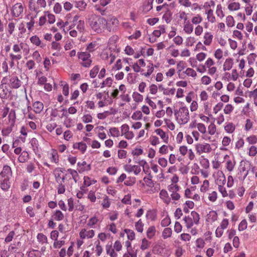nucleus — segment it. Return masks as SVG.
I'll return each instance as SVG.
<instances>
[{"mask_svg": "<svg viewBox=\"0 0 257 257\" xmlns=\"http://www.w3.org/2000/svg\"><path fill=\"white\" fill-rule=\"evenodd\" d=\"M89 26L96 33H101L106 30V20L102 17L92 15L89 20Z\"/></svg>", "mask_w": 257, "mask_h": 257, "instance_id": "nucleus-1", "label": "nucleus"}, {"mask_svg": "<svg viewBox=\"0 0 257 257\" xmlns=\"http://www.w3.org/2000/svg\"><path fill=\"white\" fill-rule=\"evenodd\" d=\"M12 176L11 168L5 165L0 173V187L3 190L7 191L11 187L10 179Z\"/></svg>", "mask_w": 257, "mask_h": 257, "instance_id": "nucleus-2", "label": "nucleus"}, {"mask_svg": "<svg viewBox=\"0 0 257 257\" xmlns=\"http://www.w3.org/2000/svg\"><path fill=\"white\" fill-rule=\"evenodd\" d=\"M174 115L176 120L180 125L185 124L190 120L188 108L183 103L179 108L175 109Z\"/></svg>", "mask_w": 257, "mask_h": 257, "instance_id": "nucleus-3", "label": "nucleus"}, {"mask_svg": "<svg viewBox=\"0 0 257 257\" xmlns=\"http://www.w3.org/2000/svg\"><path fill=\"white\" fill-rule=\"evenodd\" d=\"M77 57L80 64L85 68H89L92 63V59L91 54L86 52H78Z\"/></svg>", "mask_w": 257, "mask_h": 257, "instance_id": "nucleus-4", "label": "nucleus"}, {"mask_svg": "<svg viewBox=\"0 0 257 257\" xmlns=\"http://www.w3.org/2000/svg\"><path fill=\"white\" fill-rule=\"evenodd\" d=\"M47 6L46 0H37L35 3L33 0H30L29 8L31 11L34 12L37 15L40 12V9H44Z\"/></svg>", "mask_w": 257, "mask_h": 257, "instance_id": "nucleus-5", "label": "nucleus"}, {"mask_svg": "<svg viewBox=\"0 0 257 257\" xmlns=\"http://www.w3.org/2000/svg\"><path fill=\"white\" fill-rule=\"evenodd\" d=\"M107 24L106 30L110 32H116L119 24L118 20L114 16L110 17L108 20H106Z\"/></svg>", "mask_w": 257, "mask_h": 257, "instance_id": "nucleus-6", "label": "nucleus"}, {"mask_svg": "<svg viewBox=\"0 0 257 257\" xmlns=\"http://www.w3.org/2000/svg\"><path fill=\"white\" fill-rule=\"evenodd\" d=\"M195 149L199 155L203 153L209 154L212 151L211 145L207 143H197L195 145Z\"/></svg>", "mask_w": 257, "mask_h": 257, "instance_id": "nucleus-7", "label": "nucleus"}, {"mask_svg": "<svg viewBox=\"0 0 257 257\" xmlns=\"http://www.w3.org/2000/svg\"><path fill=\"white\" fill-rule=\"evenodd\" d=\"M12 49L15 53L17 54H21L23 53L25 56H27L30 51L28 45L23 42H21L19 44H14Z\"/></svg>", "mask_w": 257, "mask_h": 257, "instance_id": "nucleus-8", "label": "nucleus"}, {"mask_svg": "<svg viewBox=\"0 0 257 257\" xmlns=\"http://www.w3.org/2000/svg\"><path fill=\"white\" fill-rule=\"evenodd\" d=\"M190 173L191 174L196 175H197L201 173L202 176L204 178H208L210 175V172L209 171V170H202L200 169L199 165L196 163H194L193 164L191 168Z\"/></svg>", "mask_w": 257, "mask_h": 257, "instance_id": "nucleus-9", "label": "nucleus"}, {"mask_svg": "<svg viewBox=\"0 0 257 257\" xmlns=\"http://www.w3.org/2000/svg\"><path fill=\"white\" fill-rule=\"evenodd\" d=\"M24 6L22 3H17L11 8V15L14 18H18L22 16L24 12Z\"/></svg>", "mask_w": 257, "mask_h": 257, "instance_id": "nucleus-10", "label": "nucleus"}, {"mask_svg": "<svg viewBox=\"0 0 257 257\" xmlns=\"http://www.w3.org/2000/svg\"><path fill=\"white\" fill-rule=\"evenodd\" d=\"M102 220L96 215L90 217L87 221V225L89 228H96L99 227Z\"/></svg>", "mask_w": 257, "mask_h": 257, "instance_id": "nucleus-11", "label": "nucleus"}, {"mask_svg": "<svg viewBox=\"0 0 257 257\" xmlns=\"http://www.w3.org/2000/svg\"><path fill=\"white\" fill-rule=\"evenodd\" d=\"M215 62L211 58H208L205 62V66L208 70V74L211 76L213 75L217 71L216 67L214 66Z\"/></svg>", "mask_w": 257, "mask_h": 257, "instance_id": "nucleus-12", "label": "nucleus"}, {"mask_svg": "<svg viewBox=\"0 0 257 257\" xmlns=\"http://www.w3.org/2000/svg\"><path fill=\"white\" fill-rule=\"evenodd\" d=\"M79 237L82 239H91L95 235V231L90 228H83L79 232Z\"/></svg>", "mask_w": 257, "mask_h": 257, "instance_id": "nucleus-13", "label": "nucleus"}, {"mask_svg": "<svg viewBox=\"0 0 257 257\" xmlns=\"http://www.w3.org/2000/svg\"><path fill=\"white\" fill-rule=\"evenodd\" d=\"M64 170V169L62 168H56L54 170V176L57 183L65 182V178L67 174H66L65 175H62Z\"/></svg>", "mask_w": 257, "mask_h": 257, "instance_id": "nucleus-14", "label": "nucleus"}, {"mask_svg": "<svg viewBox=\"0 0 257 257\" xmlns=\"http://www.w3.org/2000/svg\"><path fill=\"white\" fill-rule=\"evenodd\" d=\"M91 169V164L87 163L86 161L78 162L77 164V170L80 174L88 172Z\"/></svg>", "mask_w": 257, "mask_h": 257, "instance_id": "nucleus-15", "label": "nucleus"}, {"mask_svg": "<svg viewBox=\"0 0 257 257\" xmlns=\"http://www.w3.org/2000/svg\"><path fill=\"white\" fill-rule=\"evenodd\" d=\"M22 82L18 76L11 75L10 76L9 85L10 87L13 89H18L21 87Z\"/></svg>", "mask_w": 257, "mask_h": 257, "instance_id": "nucleus-16", "label": "nucleus"}, {"mask_svg": "<svg viewBox=\"0 0 257 257\" xmlns=\"http://www.w3.org/2000/svg\"><path fill=\"white\" fill-rule=\"evenodd\" d=\"M123 168L126 172L129 173L133 172L135 175H139L141 172V166L139 165L126 164L124 166Z\"/></svg>", "mask_w": 257, "mask_h": 257, "instance_id": "nucleus-17", "label": "nucleus"}, {"mask_svg": "<svg viewBox=\"0 0 257 257\" xmlns=\"http://www.w3.org/2000/svg\"><path fill=\"white\" fill-rule=\"evenodd\" d=\"M37 15L35 16L27 15L25 17V19L29 20L28 22L25 23L27 28L29 32H32L34 30V25L35 24V19L36 18Z\"/></svg>", "mask_w": 257, "mask_h": 257, "instance_id": "nucleus-18", "label": "nucleus"}, {"mask_svg": "<svg viewBox=\"0 0 257 257\" xmlns=\"http://www.w3.org/2000/svg\"><path fill=\"white\" fill-rule=\"evenodd\" d=\"M155 133L160 137L164 143L166 144L169 143V136L161 128L156 129Z\"/></svg>", "mask_w": 257, "mask_h": 257, "instance_id": "nucleus-19", "label": "nucleus"}, {"mask_svg": "<svg viewBox=\"0 0 257 257\" xmlns=\"http://www.w3.org/2000/svg\"><path fill=\"white\" fill-rule=\"evenodd\" d=\"M53 220L60 221L64 219V214L60 210H56L54 211L52 214Z\"/></svg>", "mask_w": 257, "mask_h": 257, "instance_id": "nucleus-20", "label": "nucleus"}, {"mask_svg": "<svg viewBox=\"0 0 257 257\" xmlns=\"http://www.w3.org/2000/svg\"><path fill=\"white\" fill-rule=\"evenodd\" d=\"M160 197L163 200L166 204H169L171 202V198L169 197L168 193L166 190H162L160 192Z\"/></svg>", "mask_w": 257, "mask_h": 257, "instance_id": "nucleus-21", "label": "nucleus"}, {"mask_svg": "<svg viewBox=\"0 0 257 257\" xmlns=\"http://www.w3.org/2000/svg\"><path fill=\"white\" fill-rule=\"evenodd\" d=\"M218 215L216 211L212 210L207 215L206 221L209 223H212L217 220Z\"/></svg>", "mask_w": 257, "mask_h": 257, "instance_id": "nucleus-22", "label": "nucleus"}, {"mask_svg": "<svg viewBox=\"0 0 257 257\" xmlns=\"http://www.w3.org/2000/svg\"><path fill=\"white\" fill-rule=\"evenodd\" d=\"M225 131L228 134H232L235 130V124L231 122H226L224 125Z\"/></svg>", "mask_w": 257, "mask_h": 257, "instance_id": "nucleus-23", "label": "nucleus"}, {"mask_svg": "<svg viewBox=\"0 0 257 257\" xmlns=\"http://www.w3.org/2000/svg\"><path fill=\"white\" fill-rule=\"evenodd\" d=\"M183 31L187 34H191L193 31V26L190 21L184 23Z\"/></svg>", "mask_w": 257, "mask_h": 257, "instance_id": "nucleus-24", "label": "nucleus"}, {"mask_svg": "<svg viewBox=\"0 0 257 257\" xmlns=\"http://www.w3.org/2000/svg\"><path fill=\"white\" fill-rule=\"evenodd\" d=\"M30 40L33 44L37 46H40L41 48H44L45 47V44L42 43L40 38L36 35L31 37Z\"/></svg>", "mask_w": 257, "mask_h": 257, "instance_id": "nucleus-25", "label": "nucleus"}, {"mask_svg": "<svg viewBox=\"0 0 257 257\" xmlns=\"http://www.w3.org/2000/svg\"><path fill=\"white\" fill-rule=\"evenodd\" d=\"M49 159L51 162L55 164L59 163V156L56 150H52L51 153L49 154Z\"/></svg>", "mask_w": 257, "mask_h": 257, "instance_id": "nucleus-26", "label": "nucleus"}, {"mask_svg": "<svg viewBox=\"0 0 257 257\" xmlns=\"http://www.w3.org/2000/svg\"><path fill=\"white\" fill-rule=\"evenodd\" d=\"M199 163L202 168V170H209L210 163L208 159L202 156L199 160Z\"/></svg>", "mask_w": 257, "mask_h": 257, "instance_id": "nucleus-27", "label": "nucleus"}, {"mask_svg": "<svg viewBox=\"0 0 257 257\" xmlns=\"http://www.w3.org/2000/svg\"><path fill=\"white\" fill-rule=\"evenodd\" d=\"M34 111L36 113H40L43 109V103L40 101H37L33 104Z\"/></svg>", "mask_w": 257, "mask_h": 257, "instance_id": "nucleus-28", "label": "nucleus"}, {"mask_svg": "<svg viewBox=\"0 0 257 257\" xmlns=\"http://www.w3.org/2000/svg\"><path fill=\"white\" fill-rule=\"evenodd\" d=\"M154 67L155 66L153 63L150 62L147 66V71L146 72L143 71L142 73V75L145 76L146 77H150L154 71Z\"/></svg>", "mask_w": 257, "mask_h": 257, "instance_id": "nucleus-29", "label": "nucleus"}, {"mask_svg": "<svg viewBox=\"0 0 257 257\" xmlns=\"http://www.w3.org/2000/svg\"><path fill=\"white\" fill-rule=\"evenodd\" d=\"M73 148L78 149L82 154H84L87 149V145L83 142L76 143L73 145Z\"/></svg>", "mask_w": 257, "mask_h": 257, "instance_id": "nucleus-30", "label": "nucleus"}, {"mask_svg": "<svg viewBox=\"0 0 257 257\" xmlns=\"http://www.w3.org/2000/svg\"><path fill=\"white\" fill-rule=\"evenodd\" d=\"M105 250L106 254L110 257H117V254L115 251L114 249L112 247L111 244H106L105 246Z\"/></svg>", "mask_w": 257, "mask_h": 257, "instance_id": "nucleus-31", "label": "nucleus"}, {"mask_svg": "<svg viewBox=\"0 0 257 257\" xmlns=\"http://www.w3.org/2000/svg\"><path fill=\"white\" fill-rule=\"evenodd\" d=\"M233 64V62L232 58H229L226 59L223 65V71H225L230 70L232 68Z\"/></svg>", "mask_w": 257, "mask_h": 257, "instance_id": "nucleus-32", "label": "nucleus"}, {"mask_svg": "<svg viewBox=\"0 0 257 257\" xmlns=\"http://www.w3.org/2000/svg\"><path fill=\"white\" fill-rule=\"evenodd\" d=\"M204 42L203 43L206 46H209L212 41L213 38V35L209 32H206L204 35Z\"/></svg>", "mask_w": 257, "mask_h": 257, "instance_id": "nucleus-33", "label": "nucleus"}, {"mask_svg": "<svg viewBox=\"0 0 257 257\" xmlns=\"http://www.w3.org/2000/svg\"><path fill=\"white\" fill-rule=\"evenodd\" d=\"M247 164L241 163L239 167V170L240 174L243 175V179H244L248 174V171L247 170Z\"/></svg>", "mask_w": 257, "mask_h": 257, "instance_id": "nucleus-34", "label": "nucleus"}, {"mask_svg": "<svg viewBox=\"0 0 257 257\" xmlns=\"http://www.w3.org/2000/svg\"><path fill=\"white\" fill-rule=\"evenodd\" d=\"M97 43L96 41L92 42L88 44L86 48V52H88L89 54L93 53L96 49Z\"/></svg>", "mask_w": 257, "mask_h": 257, "instance_id": "nucleus-35", "label": "nucleus"}, {"mask_svg": "<svg viewBox=\"0 0 257 257\" xmlns=\"http://www.w3.org/2000/svg\"><path fill=\"white\" fill-rule=\"evenodd\" d=\"M30 159L29 153L27 151H23L18 158V161L20 163H25Z\"/></svg>", "mask_w": 257, "mask_h": 257, "instance_id": "nucleus-36", "label": "nucleus"}, {"mask_svg": "<svg viewBox=\"0 0 257 257\" xmlns=\"http://www.w3.org/2000/svg\"><path fill=\"white\" fill-rule=\"evenodd\" d=\"M94 245H95V252L96 253V255L97 256H99L102 251H103V248L102 246L100 244V242L99 240H97L94 242Z\"/></svg>", "mask_w": 257, "mask_h": 257, "instance_id": "nucleus-37", "label": "nucleus"}, {"mask_svg": "<svg viewBox=\"0 0 257 257\" xmlns=\"http://www.w3.org/2000/svg\"><path fill=\"white\" fill-rule=\"evenodd\" d=\"M156 232V227L154 226H150L146 231L147 237L149 239H152L155 235Z\"/></svg>", "mask_w": 257, "mask_h": 257, "instance_id": "nucleus-38", "label": "nucleus"}, {"mask_svg": "<svg viewBox=\"0 0 257 257\" xmlns=\"http://www.w3.org/2000/svg\"><path fill=\"white\" fill-rule=\"evenodd\" d=\"M111 201L108 197L105 195L103 197V200L101 203V205L103 209H107L110 206Z\"/></svg>", "mask_w": 257, "mask_h": 257, "instance_id": "nucleus-39", "label": "nucleus"}, {"mask_svg": "<svg viewBox=\"0 0 257 257\" xmlns=\"http://www.w3.org/2000/svg\"><path fill=\"white\" fill-rule=\"evenodd\" d=\"M240 5L237 2L228 3V9L230 11H236L240 9Z\"/></svg>", "mask_w": 257, "mask_h": 257, "instance_id": "nucleus-40", "label": "nucleus"}, {"mask_svg": "<svg viewBox=\"0 0 257 257\" xmlns=\"http://www.w3.org/2000/svg\"><path fill=\"white\" fill-rule=\"evenodd\" d=\"M96 182V180L91 179L88 176H84L83 177V185L85 187H89Z\"/></svg>", "mask_w": 257, "mask_h": 257, "instance_id": "nucleus-41", "label": "nucleus"}, {"mask_svg": "<svg viewBox=\"0 0 257 257\" xmlns=\"http://www.w3.org/2000/svg\"><path fill=\"white\" fill-rule=\"evenodd\" d=\"M113 79L111 77H107L100 84L99 86L101 88L105 87H110L112 84Z\"/></svg>", "mask_w": 257, "mask_h": 257, "instance_id": "nucleus-42", "label": "nucleus"}, {"mask_svg": "<svg viewBox=\"0 0 257 257\" xmlns=\"http://www.w3.org/2000/svg\"><path fill=\"white\" fill-rule=\"evenodd\" d=\"M37 239L38 242L42 245L48 243L47 237L42 233L37 234Z\"/></svg>", "mask_w": 257, "mask_h": 257, "instance_id": "nucleus-43", "label": "nucleus"}, {"mask_svg": "<svg viewBox=\"0 0 257 257\" xmlns=\"http://www.w3.org/2000/svg\"><path fill=\"white\" fill-rule=\"evenodd\" d=\"M235 165V161L234 160H227L225 163V168L229 172L233 170Z\"/></svg>", "mask_w": 257, "mask_h": 257, "instance_id": "nucleus-44", "label": "nucleus"}, {"mask_svg": "<svg viewBox=\"0 0 257 257\" xmlns=\"http://www.w3.org/2000/svg\"><path fill=\"white\" fill-rule=\"evenodd\" d=\"M183 220L184 221L186 227L187 228H191L194 224L193 222L192 217L189 216H185L183 218Z\"/></svg>", "mask_w": 257, "mask_h": 257, "instance_id": "nucleus-45", "label": "nucleus"}, {"mask_svg": "<svg viewBox=\"0 0 257 257\" xmlns=\"http://www.w3.org/2000/svg\"><path fill=\"white\" fill-rule=\"evenodd\" d=\"M154 0H146L144 4L143 10L146 12H149L153 8V3Z\"/></svg>", "mask_w": 257, "mask_h": 257, "instance_id": "nucleus-46", "label": "nucleus"}, {"mask_svg": "<svg viewBox=\"0 0 257 257\" xmlns=\"http://www.w3.org/2000/svg\"><path fill=\"white\" fill-rule=\"evenodd\" d=\"M99 67L98 65L94 66L89 72V76L91 78H94L98 74L99 71Z\"/></svg>", "mask_w": 257, "mask_h": 257, "instance_id": "nucleus-47", "label": "nucleus"}, {"mask_svg": "<svg viewBox=\"0 0 257 257\" xmlns=\"http://www.w3.org/2000/svg\"><path fill=\"white\" fill-rule=\"evenodd\" d=\"M72 176V178L73 179V180H74V181L76 183L78 181V177H79V175H78V171H76L75 170H74V169H67V171Z\"/></svg>", "mask_w": 257, "mask_h": 257, "instance_id": "nucleus-48", "label": "nucleus"}, {"mask_svg": "<svg viewBox=\"0 0 257 257\" xmlns=\"http://www.w3.org/2000/svg\"><path fill=\"white\" fill-rule=\"evenodd\" d=\"M172 234V230L171 228H165L162 232V237L164 239L170 237Z\"/></svg>", "mask_w": 257, "mask_h": 257, "instance_id": "nucleus-49", "label": "nucleus"}, {"mask_svg": "<svg viewBox=\"0 0 257 257\" xmlns=\"http://www.w3.org/2000/svg\"><path fill=\"white\" fill-rule=\"evenodd\" d=\"M248 97L253 99L254 104L257 106V88L249 91Z\"/></svg>", "mask_w": 257, "mask_h": 257, "instance_id": "nucleus-50", "label": "nucleus"}, {"mask_svg": "<svg viewBox=\"0 0 257 257\" xmlns=\"http://www.w3.org/2000/svg\"><path fill=\"white\" fill-rule=\"evenodd\" d=\"M203 20L202 17L199 14H197L191 19V23L192 25H198L201 23Z\"/></svg>", "mask_w": 257, "mask_h": 257, "instance_id": "nucleus-51", "label": "nucleus"}, {"mask_svg": "<svg viewBox=\"0 0 257 257\" xmlns=\"http://www.w3.org/2000/svg\"><path fill=\"white\" fill-rule=\"evenodd\" d=\"M206 14L207 15V19L209 22H211V23H213L215 22L216 19L213 15V10L210 9L206 11Z\"/></svg>", "mask_w": 257, "mask_h": 257, "instance_id": "nucleus-52", "label": "nucleus"}, {"mask_svg": "<svg viewBox=\"0 0 257 257\" xmlns=\"http://www.w3.org/2000/svg\"><path fill=\"white\" fill-rule=\"evenodd\" d=\"M246 141L249 145L253 146L257 143V137L255 135L249 136L246 138Z\"/></svg>", "mask_w": 257, "mask_h": 257, "instance_id": "nucleus-53", "label": "nucleus"}, {"mask_svg": "<svg viewBox=\"0 0 257 257\" xmlns=\"http://www.w3.org/2000/svg\"><path fill=\"white\" fill-rule=\"evenodd\" d=\"M136 179L134 177H126V180L124 182V184L127 186H131L134 185L136 183Z\"/></svg>", "mask_w": 257, "mask_h": 257, "instance_id": "nucleus-54", "label": "nucleus"}, {"mask_svg": "<svg viewBox=\"0 0 257 257\" xmlns=\"http://www.w3.org/2000/svg\"><path fill=\"white\" fill-rule=\"evenodd\" d=\"M144 223L142 221V220L139 219L137 222H136L135 226L138 232L142 233L144 230Z\"/></svg>", "mask_w": 257, "mask_h": 257, "instance_id": "nucleus-55", "label": "nucleus"}, {"mask_svg": "<svg viewBox=\"0 0 257 257\" xmlns=\"http://www.w3.org/2000/svg\"><path fill=\"white\" fill-rule=\"evenodd\" d=\"M209 182L207 180L203 181L202 185L200 187V191L202 193H205L209 190Z\"/></svg>", "mask_w": 257, "mask_h": 257, "instance_id": "nucleus-56", "label": "nucleus"}, {"mask_svg": "<svg viewBox=\"0 0 257 257\" xmlns=\"http://www.w3.org/2000/svg\"><path fill=\"white\" fill-rule=\"evenodd\" d=\"M18 30L19 31V36L22 37L27 32V29L25 28V23L24 22H21L18 26Z\"/></svg>", "mask_w": 257, "mask_h": 257, "instance_id": "nucleus-57", "label": "nucleus"}, {"mask_svg": "<svg viewBox=\"0 0 257 257\" xmlns=\"http://www.w3.org/2000/svg\"><path fill=\"white\" fill-rule=\"evenodd\" d=\"M186 63L184 61H179L177 64V73L179 74L180 73L185 69L186 67Z\"/></svg>", "mask_w": 257, "mask_h": 257, "instance_id": "nucleus-58", "label": "nucleus"}, {"mask_svg": "<svg viewBox=\"0 0 257 257\" xmlns=\"http://www.w3.org/2000/svg\"><path fill=\"white\" fill-rule=\"evenodd\" d=\"M193 219V222L195 224H198L200 220L199 214L196 211H193L191 212V216Z\"/></svg>", "mask_w": 257, "mask_h": 257, "instance_id": "nucleus-59", "label": "nucleus"}, {"mask_svg": "<svg viewBox=\"0 0 257 257\" xmlns=\"http://www.w3.org/2000/svg\"><path fill=\"white\" fill-rule=\"evenodd\" d=\"M26 170L29 174H31L36 170V167L33 162L29 163L26 167Z\"/></svg>", "mask_w": 257, "mask_h": 257, "instance_id": "nucleus-60", "label": "nucleus"}, {"mask_svg": "<svg viewBox=\"0 0 257 257\" xmlns=\"http://www.w3.org/2000/svg\"><path fill=\"white\" fill-rule=\"evenodd\" d=\"M87 7V4L84 0H80L76 3V7L78 8L80 11H84Z\"/></svg>", "mask_w": 257, "mask_h": 257, "instance_id": "nucleus-61", "label": "nucleus"}, {"mask_svg": "<svg viewBox=\"0 0 257 257\" xmlns=\"http://www.w3.org/2000/svg\"><path fill=\"white\" fill-rule=\"evenodd\" d=\"M110 135L113 137H118L120 136V132L118 128L113 127L109 130Z\"/></svg>", "mask_w": 257, "mask_h": 257, "instance_id": "nucleus-62", "label": "nucleus"}, {"mask_svg": "<svg viewBox=\"0 0 257 257\" xmlns=\"http://www.w3.org/2000/svg\"><path fill=\"white\" fill-rule=\"evenodd\" d=\"M63 124L67 128H70L74 125V121L70 117H66L64 120Z\"/></svg>", "mask_w": 257, "mask_h": 257, "instance_id": "nucleus-63", "label": "nucleus"}, {"mask_svg": "<svg viewBox=\"0 0 257 257\" xmlns=\"http://www.w3.org/2000/svg\"><path fill=\"white\" fill-rule=\"evenodd\" d=\"M184 73L188 76L195 78L197 76L196 72L191 68H187L185 71Z\"/></svg>", "mask_w": 257, "mask_h": 257, "instance_id": "nucleus-64", "label": "nucleus"}]
</instances>
